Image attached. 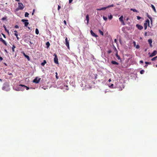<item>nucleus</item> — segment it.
<instances>
[{"mask_svg": "<svg viewBox=\"0 0 157 157\" xmlns=\"http://www.w3.org/2000/svg\"><path fill=\"white\" fill-rule=\"evenodd\" d=\"M24 7L22 4L21 3H18V8L16 9L17 11L18 10H22L23 9Z\"/></svg>", "mask_w": 157, "mask_h": 157, "instance_id": "1", "label": "nucleus"}, {"mask_svg": "<svg viewBox=\"0 0 157 157\" xmlns=\"http://www.w3.org/2000/svg\"><path fill=\"white\" fill-rule=\"evenodd\" d=\"M150 21L148 19H147L145 21V22L144 24V29H146L147 25H149Z\"/></svg>", "mask_w": 157, "mask_h": 157, "instance_id": "2", "label": "nucleus"}, {"mask_svg": "<svg viewBox=\"0 0 157 157\" xmlns=\"http://www.w3.org/2000/svg\"><path fill=\"white\" fill-rule=\"evenodd\" d=\"M53 56H55V57L54 58V63L56 64H58V59L57 57V55L56 54H54Z\"/></svg>", "mask_w": 157, "mask_h": 157, "instance_id": "3", "label": "nucleus"}, {"mask_svg": "<svg viewBox=\"0 0 157 157\" xmlns=\"http://www.w3.org/2000/svg\"><path fill=\"white\" fill-rule=\"evenodd\" d=\"M65 44L66 46H67L68 49H69V40H68L67 38V37H66L65 39Z\"/></svg>", "mask_w": 157, "mask_h": 157, "instance_id": "4", "label": "nucleus"}, {"mask_svg": "<svg viewBox=\"0 0 157 157\" xmlns=\"http://www.w3.org/2000/svg\"><path fill=\"white\" fill-rule=\"evenodd\" d=\"M21 21L23 22H24L25 26L26 27H27L29 24V22H27L28 21L27 20L22 19Z\"/></svg>", "mask_w": 157, "mask_h": 157, "instance_id": "5", "label": "nucleus"}, {"mask_svg": "<svg viewBox=\"0 0 157 157\" xmlns=\"http://www.w3.org/2000/svg\"><path fill=\"white\" fill-rule=\"evenodd\" d=\"M123 16H121L119 18V20L121 21V22L122 23L123 25H124L125 23L124 21L123 20Z\"/></svg>", "mask_w": 157, "mask_h": 157, "instance_id": "6", "label": "nucleus"}, {"mask_svg": "<svg viewBox=\"0 0 157 157\" xmlns=\"http://www.w3.org/2000/svg\"><path fill=\"white\" fill-rule=\"evenodd\" d=\"M40 78H38L36 77L33 80V82L36 83H38L40 81Z\"/></svg>", "mask_w": 157, "mask_h": 157, "instance_id": "7", "label": "nucleus"}, {"mask_svg": "<svg viewBox=\"0 0 157 157\" xmlns=\"http://www.w3.org/2000/svg\"><path fill=\"white\" fill-rule=\"evenodd\" d=\"M157 53V52L156 50L154 51L153 52L151 53V54L149 56L150 57H152L155 56Z\"/></svg>", "mask_w": 157, "mask_h": 157, "instance_id": "8", "label": "nucleus"}, {"mask_svg": "<svg viewBox=\"0 0 157 157\" xmlns=\"http://www.w3.org/2000/svg\"><path fill=\"white\" fill-rule=\"evenodd\" d=\"M21 53L23 54L24 56L27 59L28 61L30 60L29 57L28 56L26 55L24 52H22Z\"/></svg>", "mask_w": 157, "mask_h": 157, "instance_id": "9", "label": "nucleus"}, {"mask_svg": "<svg viewBox=\"0 0 157 157\" xmlns=\"http://www.w3.org/2000/svg\"><path fill=\"white\" fill-rule=\"evenodd\" d=\"M0 41L2 42L6 46L7 45L6 42L3 39L2 37H0Z\"/></svg>", "mask_w": 157, "mask_h": 157, "instance_id": "10", "label": "nucleus"}, {"mask_svg": "<svg viewBox=\"0 0 157 157\" xmlns=\"http://www.w3.org/2000/svg\"><path fill=\"white\" fill-rule=\"evenodd\" d=\"M136 27H137L140 30L142 29L143 28V26L139 24L136 25Z\"/></svg>", "mask_w": 157, "mask_h": 157, "instance_id": "11", "label": "nucleus"}, {"mask_svg": "<svg viewBox=\"0 0 157 157\" xmlns=\"http://www.w3.org/2000/svg\"><path fill=\"white\" fill-rule=\"evenodd\" d=\"M90 33L91 35L93 36H94L95 37H97L98 36L95 34L94 32L92 31V30H91L90 31Z\"/></svg>", "mask_w": 157, "mask_h": 157, "instance_id": "12", "label": "nucleus"}, {"mask_svg": "<svg viewBox=\"0 0 157 157\" xmlns=\"http://www.w3.org/2000/svg\"><path fill=\"white\" fill-rule=\"evenodd\" d=\"M86 19L87 21V24L88 25L89 20V16L88 14H87L86 16Z\"/></svg>", "mask_w": 157, "mask_h": 157, "instance_id": "13", "label": "nucleus"}, {"mask_svg": "<svg viewBox=\"0 0 157 157\" xmlns=\"http://www.w3.org/2000/svg\"><path fill=\"white\" fill-rule=\"evenodd\" d=\"M107 8H108L107 6L106 7H102L100 9H97V10L100 11L101 10H105Z\"/></svg>", "mask_w": 157, "mask_h": 157, "instance_id": "14", "label": "nucleus"}, {"mask_svg": "<svg viewBox=\"0 0 157 157\" xmlns=\"http://www.w3.org/2000/svg\"><path fill=\"white\" fill-rule=\"evenodd\" d=\"M148 41L149 44L150 45V46L151 47H152V45L151 44L152 43V40L151 39H149L148 40Z\"/></svg>", "mask_w": 157, "mask_h": 157, "instance_id": "15", "label": "nucleus"}, {"mask_svg": "<svg viewBox=\"0 0 157 157\" xmlns=\"http://www.w3.org/2000/svg\"><path fill=\"white\" fill-rule=\"evenodd\" d=\"M151 6L155 12L156 13V10L154 6L153 5L151 4Z\"/></svg>", "mask_w": 157, "mask_h": 157, "instance_id": "16", "label": "nucleus"}, {"mask_svg": "<svg viewBox=\"0 0 157 157\" xmlns=\"http://www.w3.org/2000/svg\"><path fill=\"white\" fill-rule=\"evenodd\" d=\"M111 63L113 64L118 65L119 63L117 62L112 60L111 62Z\"/></svg>", "mask_w": 157, "mask_h": 157, "instance_id": "17", "label": "nucleus"}, {"mask_svg": "<svg viewBox=\"0 0 157 157\" xmlns=\"http://www.w3.org/2000/svg\"><path fill=\"white\" fill-rule=\"evenodd\" d=\"M19 86H22V87H25L26 88V89L27 90H28L29 89V87L24 85H22V84H20V85H19Z\"/></svg>", "mask_w": 157, "mask_h": 157, "instance_id": "18", "label": "nucleus"}, {"mask_svg": "<svg viewBox=\"0 0 157 157\" xmlns=\"http://www.w3.org/2000/svg\"><path fill=\"white\" fill-rule=\"evenodd\" d=\"M3 27L5 29V31L7 33H8L9 34V31L7 29L6 26H5V25H3Z\"/></svg>", "mask_w": 157, "mask_h": 157, "instance_id": "19", "label": "nucleus"}, {"mask_svg": "<svg viewBox=\"0 0 157 157\" xmlns=\"http://www.w3.org/2000/svg\"><path fill=\"white\" fill-rule=\"evenodd\" d=\"M46 63V60H44L43 62L41 63V65L42 66H44L45 63Z\"/></svg>", "mask_w": 157, "mask_h": 157, "instance_id": "20", "label": "nucleus"}, {"mask_svg": "<svg viewBox=\"0 0 157 157\" xmlns=\"http://www.w3.org/2000/svg\"><path fill=\"white\" fill-rule=\"evenodd\" d=\"M98 31L101 35L102 36L104 35L103 32L102 31H101L100 29H99Z\"/></svg>", "mask_w": 157, "mask_h": 157, "instance_id": "21", "label": "nucleus"}, {"mask_svg": "<svg viewBox=\"0 0 157 157\" xmlns=\"http://www.w3.org/2000/svg\"><path fill=\"white\" fill-rule=\"evenodd\" d=\"M16 48V47L14 45H13L12 47V50L13 52H15L14 49Z\"/></svg>", "mask_w": 157, "mask_h": 157, "instance_id": "22", "label": "nucleus"}, {"mask_svg": "<svg viewBox=\"0 0 157 157\" xmlns=\"http://www.w3.org/2000/svg\"><path fill=\"white\" fill-rule=\"evenodd\" d=\"M35 33L37 35L39 34V31L38 29H36L35 30Z\"/></svg>", "mask_w": 157, "mask_h": 157, "instance_id": "23", "label": "nucleus"}, {"mask_svg": "<svg viewBox=\"0 0 157 157\" xmlns=\"http://www.w3.org/2000/svg\"><path fill=\"white\" fill-rule=\"evenodd\" d=\"M46 45H47V48H48L49 47L50 44L49 42H47L46 43Z\"/></svg>", "mask_w": 157, "mask_h": 157, "instance_id": "24", "label": "nucleus"}, {"mask_svg": "<svg viewBox=\"0 0 157 157\" xmlns=\"http://www.w3.org/2000/svg\"><path fill=\"white\" fill-rule=\"evenodd\" d=\"M29 13L27 12H25V17H28Z\"/></svg>", "mask_w": 157, "mask_h": 157, "instance_id": "25", "label": "nucleus"}, {"mask_svg": "<svg viewBox=\"0 0 157 157\" xmlns=\"http://www.w3.org/2000/svg\"><path fill=\"white\" fill-rule=\"evenodd\" d=\"M130 10H132V11H133L134 12H137V11L136 9H131Z\"/></svg>", "mask_w": 157, "mask_h": 157, "instance_id": "26", "label": "nucleus"}, {"mask_svg": "<svg viewBox=\"0 0 157 157\" xmlns=\"http://www.w3.org/2000/svg\"><path fill=\"white\" fill-rule=\"evenodd\" d=\"M14 35L16 36L17 39V40H19V38L18 37V34L17 33H14Z\"/></svg>", "mask_w": 157, "mask_h": 157, "instance_id": "27", "label": "nucleus"}, {"mask_svg": "<svg viewBox=\"0 0 157 157\" xmlns=\"http://www.w3.org/2000/svg\"><path fill=\"white\" fill-rule=\"evenodd\" d=\"M157 58V56H155V57L152 58L151 59V60H152V61H154V60H155V59H156Z\"/></svg>", "mask_w": 157, "mask_h": 157, "instance_id": "28", "label": "nucleus"}, {"mask_svg": "<svg viewBox=\"0 0 157 157\" xmlns=\"http://www.w3.org/2000/svg\"><path fill=\"white\" fill-rule=\"evenodd\" d=\"M144 70H142L140 71V73L141 74H143L144 73Z\"/></svg>", "mask_w": 157, "mask_h": 157, "instance_id": "29", "label": "nucleus"}, {"mask_svg": "<svg viewBox=\"0 0 157 157\" xmlns=\"http://www.w3.org/2000/svg\"><path fill=\"white\" fill-rule=\"evenodd\" d=\"M116 56L118 59H120V56H118L117 54H116Z\"/></svg>", "mask_w": 157, "mask_h": 157, "instance_id": "30", "label": "nucleus"}, {"mask_svg": "<svg viewBox=\"0 0 157 157\" xmlns=\"http://www.w3.org/2000/svg\"><path fill=\"white\" fill-rule=\"evenodd\" d=\"M147 16L151 20L152 19V18L150 17L149 15L148 14V13H147Z\"/></svg>", "mask_w": 157, "mask_h": 157, "instance_id": "31", "label": "nucleus"}, {"mask_svg": "<svg viewBox=\"0 0 157 157\" xmlns=\"http://www.w3.org/2000/svg\"><path fill=\"white\" fill-rule=\"evenodd\" d=\"M114 6V5L113 4L109 6H107L108 8H109L110 7H113Z\"/></svg>", "mask_w": 157, "mask_h": 157, "instance_id": "32", "label": "nucleus"}, {"mask_svg": "<svg viewBox=\"0 0 157 157\" xmlns=\"http://www.w3.org/2000/svg\"><path fill=\"white\" fill-rule=\"evenodd\" d=\"M112 18H113V16H112V15H110V16H109V19H110V20Z\"/></svg>", "mask_w": 157, "mask_h": 157, "instance_id": "33", "label": "nucleus"}, {"mask_svg": "<svg viewBox=\"0 0 157 157\" xmlns=\"http://www.w3.org/2000/svg\"><path fill=\"white\" fill-rule=\"evenodd\" d=\"M103 18L105 21L107 19V17L105 16L103 17Z\"/></svg>", "mask_w": 157, "mask_h": 157, "instance_id": "34", "label": "nucleus"}, {"mask_svg": "<svg viewBox=\"0 0 157 157\" xmlns=\"http://www.w3.org/2000/svg\"><path fill=\"white\" fill-rule=\"evenodd\" d=\"M6 19V17H3L2 19V20H5Z\"/></svg>", "mask_w": 157, "mask_h": 157, "instance_id": "35", "label": "nucleus"}, {"mask_svg": "<svg viewBox=\"0 0 157 157\" xmlns=\"http://www.w3.org/2000/svg\"><path fill=\"white\" fill-rule=\"evenodd\" d=\"M56 78L57 79H58V74H57V72H56Z\"/></svg>", "mask_w": 157, "mask_h": 157, "instance_id": "36", "label": "nucleus"}, {"mask_svg": "<svg viewBox=\"0 0 157 157\" xmlns=\"http://www.w3.org/2000/svg\"><path fill=\"white\" fill-rule=\"evenodd\" d=\"M14 28L16 29H18L19 28V27L18 25H16L15 26Z\"/></svg>", "mask_w": 157, "mask_h": 157, "instance_id": "37", "label": "nucleus"}, {"mask_svg": "<svg viewBox=\"0 0 157 157\" xmlns=\"http://www.w3.org/2000/svg\"><path fill=\"white\" fill-rule=\"evenodd\" d=\"M113 84H112L110 85V86H109V87L110 88H113Z\"/></svg>", "mask_w": 157, "mask_h": 157, "instance_id": "38", "label": "nucleus"}, {"mask_svg": "<svg viewBox=\"0 0 157 157\" xmlns=\"http://www.w3.org/2000/svg\"><path fill=\"white\" fill-rule=\"evenodd\" d=\"M137 19L138 20H140V19L141 18V17H140L139 16H137Z\"/></svg>", "mask_w": 157, "mask_h": 157, "instance_id": "39", "label": "nucleus"}, {"mask_svg": "<svg viewBox=\"0 0 157 157\" xmlns=\"http://www.w3.org/2000/svg\"><path fill=\"white\" fill-rule=\"evenodd\" d=\"M145 63L147 64H151L150 62H145Z\"/></svg>", "mask_w": 157, "mask_h": 157, "instance_id": "40", "label": "nucleus"}, {"mask_svg": "<svg viewBox=\"0 0 157 157\" xmlns=\"http://www.w3.org/2000/svg\"><path fill=\"white\" fill-rule=\"evenodd\" d=\"M107 52L108 54H110L112 52V51L111 50H109Z\"/></svg>", "mask_w": 157, "mask_h": 157, "instance_id": "41", "label": "nucleus"}, {"mask_svg": "<svg viewBox=\"0 0 157 157\" xmlns=\"http://www.w3.org/2000/svg\"><path fill=\"white\" fill-rule=\"evenodd\" d=\"M60 8H61V6H60L59 5H58V10H59Z\"/></svg>", "mask_w": 157, "mask_h": 157, "instance_id": "42", "label": "nucleus"}, {"mask_svg": "<svg viewBox=\"0 0 157 157\" xmlns=\"http://www.w3.org/2000/svg\"><path fill=\"white\" fill-rule=\"evenodd\" d=\"M65 25H67V22L65 20H64L63 21Z\"/></svg>", "mask_w": 157, "mask_h": 157, "instance_id": "43", "label": "nucleus"}, {"mask_svg": "<svg viewBox=\"0 0 157 157\" xmlns=\"http://www.w3.org/2000/svg\"><path fill=\"white\" fill-rule=\"evenodd\" d=\"M8 75H12V74L11 73L8 72L7 73Z\"/></svg>", "mask_w": 157, "mask_h": 157, "instance_id": "44", "label": "nucleus"}, {"mask_svg": "<svg viewBox=\"0 0 157 157\" xmlns=\"http://www.w3.org/2000/svg\"><path fill=\"white\" fill-rule=\"evenodd\" d=\"M147 36V32H145L144 34V36Z\"/></svg>", "mask_w": 157, "mask_h": 157, "instance_id": "45", "label": "nucleus"}, {"mask_svg": "<svg viewBox=\"0 0 157 157\" xmlns=\"http://www.w3.org/2000/svg\"><path fill=\"white\" fill-rule=\"evenodd\" d=\"M3 59V58L2 57L0 56V61H2Z\"/></svg>", "mask_w": 157, "mask_h": 157, "instance_id": "46", "label": "nucleus"}, {"mask_svg": "<svg viewBox=\"0 0 157 157\" xmlns=\"http://www.w3.org/2000/svg\"><path fill=\"white\" fill-rule=\"evenodd\" d=\"M2 35H3V37L4 38H6V36L5 34H2Z\"/></svg>", "mask_w": 157, "mask_h": 157, "instance_id": "47", "label": "nucleus"}, {"mask_svg": "<svg viewBox=\"0 0 157 157\" xmlns=\"http://www.w3.org/2000/svg\"><path fill=\"white\" fill-rule=\"evenodd\" d=\"M143 60H140V63H143Z\"/></svg>", "mask_w": 157, "mask_h": 157, "instance_id": "48", "label": "nucleus"}, {"mask_svg": "<svg viewBox=\"0 0 157 157\" xmlns=\"http://www.w3.org/2000/svg\"><path fill=\"white\" fill-rule=\"evenodd\" d=\"M140 48V46L139 45H137L136 46V48Z\"/></svg>", "mask_w": 157, "mask_h": 157, "instance_id": "49", "label": "nucleus"}, {"mask_svg": "<svg viewBox=\"0 0 157 157\" xmlns=\"http://www.w3.org/2000/svg\"><path fill=\"white\" fill-rule=\"evenodd\" d=\"M14 32L15 33H17V32L16 30L14 31Z\"/></svg>", "mask_w": 157, "mask_h": 157, "instance_id": "50", "label": "nucleus"}, {"mask_svg": "<svg viewBox=\"0 0 157 157\" xmlns=\"http://www.w3.org/2000/svg\"><path fill=\"white\" fill-rule=\"evenodd\" d=\"M97 75H96V74L95 75V79H97Z\"/></svg>", "mask_w": 157, "mask_h": 157, "instance_id": "51", "label": "nucleus"}, {"mask_svg": "<svg viewBox=\"0 0 157 157\" xmlns=\"http://www.w3.org/2000/svg\"><path fill=\"white\" fill-rule=\"evenodd\" d=\"M73 0H69V3H71Z\"/></svg>", "mask_w": 157, "mask_h": 157, "instance_id": "52", "label": "nucleus"}, {"mask_svg": "<svg viewBox=\"0 0 157 157\" xmlns=\"http://www.w3.org/2000/svg\"><path fill=\"white\" fill-rule=\"evenodd\" d=\"M114 41L115 42V43H117V40L116 39H115L114 40Z\"/></svg>", "mask_w": 157, "mask_h": 157, "instance_id": "53", "label": "nucleus"}, {"mask_svg": "<svg viewBox=\"0 0 157 157\" xmlns=\"http://www.w3.org/2000/svg\"><path fill=\"white\" fill-rule=\"evenodd\" d=\"M108 81L109 82H110L111 81V78H110L109 80H108Z\"/></svg>", "mask_w": 157, "mask_h": 157, "instance_id": "54", "label": "nucleus"}, {"mask_svg": "<svg viewBox=\"0 0 157 157\" xmlns=\"http://www.w3.org/2000/svg\"><path fill=\"white\" fill-rule=\"evenodd\" d=\"M147 65H145L144 66V67H147Z\"/></svg>", "mask_w": 157, "mask_h": 157, "instance_id": "55", "label": "nucleus"}, {"mask_svg": "<svg viewBox=\"0 0 157 157\" xmlns=\"http://www.w3.org/2000/svg\"><path fill=\"white\" fill-rule=\"evenodd\" d=\"M15 1H17V2H19V0H15Z\"/></svg>", "mask_w": 157, "mask_h": 157, "instance_id": "56", "label": "nucleus"}, {"mask_svg": "<svg viewBox=\"0 0 157 157\" xmlns=\"http://www.w3.org/2000/svg\"><path fill=\"white\" fill-rule=\"evenodd\" d=\"M5 51L6 52H7L6 50L5 49Z\"/></svg>", "mask_w": 157, "mask_h": 157, "instance_id": "57", "label": "nucleus"}, {"mask_svg": "<svg viewBox=\"0 0 157 157\" xmlns=\"http://www.w3.org/2000/svg\"><path fill=\"white\" fill-rule=\"evenodd\" d=\"M33 14H34V12H33V13H32V15H33Z\"/></svg>", "mask_w": 157, "mask_h": 157, "instance_id": "58", "label": "nucleus"}, {"mask_svg": "<svg viewBox=\"0 0 157 157\" xmlns=\"http://www.w3.org/2000/svg\"><path fill=\"white\" fill-rule=\"evenodd\" d=\"M30 43L31 44H32L31 42V41H30Z\"/></svg>", "mask_w": 157, "mask_h": 157, "instance_id": "59", "label": "nucleus"}, {"mask_svg": "<svg viewBox=\"0 0 157 157\" xmlns=\"http://www.w3.org/2000/svg\"><path fill=\"white\" fill-rule=\"evenodd\" d=\"M134 44H135V43H135V41H134Z\"/></svg>", "mask_w": 157, "mask_h": 157, "instance_id": "60", "label": "nucleus"}, {"mask_svg": "<svg viewBox=\"0 0 157 157\" xmlns=\"http://www.w3.org/2000/svg\"><path fill=\"white\" fill-rule=\"evenodd\" d=\"M34 10H33V12H34Z\"/></svg>", "mask_w": 157, "mask_h": 157, "instance_id": "61", "label": "nucleus"}, {"mask_svg": "<svg viewBox=\"0 0 157 157\" xmlns=\"http://www.w3.org/2000/svg\"><path fill=\"white\" fill-rule=\"evenodd\" d=\"M28 28H29V29H30V28H29V27H28Z\"/></svg>", "mask_w": 157, "mask_h": 157, "instance_id": "62", "label": "nucleus"}, {"mask_svg": "<svg viewBox=\"0 0 157 157\" xmlns=\"http://www.w3.org/2000/svg\"><path fill=\"white\" fill-rule=\"evenodd\" d=\"M156 67H157V64L156 65Z\"/></svg>", "mask_w": 157, "mask_h": 157, "instance_id": "63", "label": "nucleus"}]
</instances>
